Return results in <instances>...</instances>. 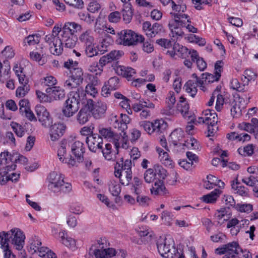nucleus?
<instances>
[{
    "label": "nucleus",
    "instance_id": "nucleus-52",
    "mask_svg": "<svg viewBox=\"0 0 258 258\" xmlns=\"http://www.w3.org/2000/svg\"><path fill=\"white\" fill-rule=\"evenodd\" d=\"M45 41L46 42L51 45V44L55 43L56 44H60V40L59 37H55L53 34H49L45 36Z\"/></svg>",
    "mask_w": 258,
    "mask_h": 258
},
{
    "label": "nucleus",
    "instance_id": "nucleus-48",
    "mask_svg": "<svg viewBox=\"0 0 258 258\" xmlns=\"http://www.w3.org/2000/svg\"><path fill=\"white\" fill-rule=\"evenodd\" d=\"M30 90V85H21L16 90V94L17 97H24Z\"/></svg>",
    "mask_w": 258,
    "mask_h": 258
},
{
    "label": "nucleus",
    "instance_id": "nucleus-30",
    "mask_svg": "<svg viewBox=\"0 0 258 258\" xmlns=\"http://www.w3.org/2000/svg\"><path fill=\"white\" fill-rule=\"evenodd\" d=\"M173 49L178 53L179 56L182 58L188 57L191 53V50H189L186 47L180 46L178 43H175Z\"/></svg>",
    "mask_w": 258,
    "mask_h": 258
},
{
    "label": "nucleus",
    "instance_id": "nucleus-14",
    "mask_svg": "<svg viewBox=\"0 0 258 258\" xmlns=\"http://www.w3.org/2000/svg\"><path fill=\"white\" fill-rule=\"evenodd\" d=\"M63 179V178L60 174H58L55 171L51 172L48 177L49 181L48 188L52 191H56L58 189L57 186L58 185L59 183L62 182Z\"/></svg>",
    "mask_w": 258,
    "mask_h": 258
},
{
    "label": "nucleus",
    "instance_id": "nucleus-10",
    "mask_svg": "<svg viewBox=\"0 0 258 258\" xmlns=\"http://www.w3.org/2000/svg\"><path fill=\"white\" fill-rule=\"evenodd\" d=\"M98 131L99 134L101 136L104 137L105 138L108 139H112L113 140L114 145L117 149L119 147L120 143L119 142V139H120V136L117 134H114L111 131L110 127H99ZM117 153H118L117 150Z\"/></svg>",
    "mask_w": 258,
    "mask_h": 258
},
{
    "label": "nucleus",
    "instance_id": "nucleus-13",
    "mask_svg": "<svg viewBox=\"0 0 258 258\" xmlns=\"http://www.w3.org/2000/svg\"><path fill=\"white\" fill-rule=\"evenodd\" d=\"M81 29V26L74 22H66L62 28V33L60 35L74 36L75 33Z\"/></svg>",
    "mask_w": 258,
    "mask_h": 258
},
{
    "label": "nucleus",
    "instance_id": "nucleus-26",
    "mask_svg": "<svg viewBox=\"0 0 258 258\" xmlns=\"http://www.w3.org/2000/svg\"><path fill=\"white\" fill-rule=\"evenodd\" d=\"M34 252H38L39 256L43 258H57L56 255L51 250H49L47 247H38L37 249L32 248Z\"/></svg>",
    "mask_w": 258,
    "mask_h": 258
},
{
    "label": "nucleus",
    "instance_id": "nucleus-20",
    "mask_svg": "<svg viewBox=\"0 0 258 258\" xmlns=\"http://www.w3.org/2000/svg\"><path fill=\"white\" fill-rule=\"evenodd\" d=\"M116 73L126 78L128 81L132 80V77L136 74L135 70L131 67L119 66L116 67Z\"/></svg>",
    "mask_w": 258,
    "mask_h": 258
},
{
    "label": "nucleus",
    "instance_id": "nucleus-9",
    "mask_svg": "<svg viewBox=\"0 0 258 258\" xmlns=\"http://www.w3.org/2000/svg\"><path fill=\"white\" fill-rule=\"evenodd\" d=\"M49 126L50 139L52 141L58 140L65 132L66 126L63 123H55Z\"/></svg>",
    "mask_w": 258,
    "mask_h": 258
},
{
    "label": "nucleus",
    "instance_id": "nucleus-55",
    "mask_svg": "<svg viewBox=\"0 0 258 258\" xmlns=\"http://www.w3.org/2000/svg\"><path fill=\"white\" fill-rule=\"evenodd\" d=\"M57 83L56 79L52 76H47L42 79V83L49 87L53 86Z\"/></svg>",
    "mask_w": 258,
    "mask_h": 258
},
{
    "label": "nucleus",
    "instance_id": "nucleus-3",
    "mask_svg": "<svg viewBox=\"0 0 258 258\" xmlns=\"http://www.w3.org/2000/svg\"><path fill=\"white\" fill-rule=\"evenodd\" d=\"M117 36L120 41L119 43L124 46L137 45L139 42H144V37L138 35L131 30L125 29L117 33Z\"/></svg>",
    "mask_w": 258,
    "mask_h": 258
},
{
    "label": "nucleus",
    "instance_id": "nucleus-57",
    "mask_svg": "<svg viewBox=\"0 0 258 258\" xmlns=\"http://www.w3.org/2000/svg\"><path fill=\"white\" fill-rule=\"evenodd\" d=\"M256 76V74L250 70H246L243 75V77L244 78V79H246L245 84L247 85L250 81L255 80Z\"/></svg>",
    "mask_w": 258,
    "mask_h": 258
},
{
    "label": "nucleus",
    "instance_id": "nucleus-16",
    "mask_svg": "<svg viewBox=\"0 0 258 258\" xmlns=\"http://www.w3.org/2000/svg\"><path fill=\"white\" fill-rule=\"evenodd\" d=\"M96 258H109L115 255L116 251L113 248H104L103 246L100 249H96L94 251Z\"/></svg>",
    "mask_w": 258,
    "mask_h": 258
},
{
    "label": "nucleus",
    "instance_id": "nucleus-11",
    "mask_svg": "<svg viewBox=\"0 0 258 258\" xmlns=\"http://www.w3.org/2000/svg\"><path fill=\"white\" fill-rule=\"evenodd\" d=\"M114 168V175L115 177H119L121 175V172L132 170V161L128 159L123 161V159L121 157L120 159V161L116 162Z\"/></svg>",
    "mask_w": 258,
    "mask_h": 258
},
{
    "label": "nucleus",
    "instance_id": "nucleus-24",
    "mask_svg": "<svg viewBox=\"0 0 258 258\" xmlns=\"http://www.w3.org/2000/svg\"><path fill=\"white\" fill-rule=\"evenodd\" d=\"M61 41L64 47L68 48H73L77 42V38L76 36H69L60 35Z\"/></svg>",
    "mask_w": 258,
    "mask_h": 258
},
{
    "label": "nucleus",
    "instance_id": "nucleus-31",
    "mask_svg": "<svg viewBox=\"0 0 258 258\" xmlns=\"http://www.w3.org/2000/svg\"><path fill=\"white\" fill-rule=\"evenodd\" d=\"M11 126L13 128V131L19 137H22L25 135V133L27 132V130L25 127L26 125H22L17 122H12Z\"/></svg>",
    "mask_w": 258,
    "mask_h": 258
},
{
    "label": "nucleus",
    "instance_id": "nucleus-15",
    "mask_svg": "<svg viewBox=\"0 0 258 258\" xmlns=\"http://www.w3.org/2000/svg\"><path fill=\"white\" fill-rule=\"evenodd\" d=\"M10 233L2 231L0 232V245L1 247L3 249L4 252H5V257H7L8 254L10 257L11 254V251L9 249L8 241L11 237H10Z\"/></svg>",
    "mask_w": 258,
    "mask_h": 258
},
{
    "label": "nucleus",
    "instance_id": "nucleus-64",
    "mask_svg": "<svg viewBox=\"0 0 258 258\" xmlns=\"http://www.w3.org/2000/svg\"><path fill=\"white\" fill-rule=\"evenodd\" d=\"M137 202L139 205L145 207L149 205V202L150 201L149 198L145 196H138L136 198Z\"/></svg>",
    "mask_w": 258,
    "mask_h": 258
},
{
    "label": "nucleus",
    "instance_id": "nucleus-58",
    "mask_svg": "<svg viewBox=\"0 0 258 258\" xmlns=\"http://www.w3.org/2000/svg\"><path fill=\"white\" fill-rule=\"evenodd\" d=\"M38 98L41 102H51L52 100L51 96H49L48 95L37 90L36 92Z\"/></svg>",
    "mask_w": 258,
    "mask_h": 258
},
{
    "label": "nucleus",
    "instance_id": "nucleus-5",
    "mask_svg": "<svg viewBox=\"0 0 258 258\" xmlns=\"http://www.w3.org/2000/svg\"><path fill=\"white\" fill-rule=\"evenodd\" d=\"M35 112L37 118L44 127H48L52 124V118L44 107L40 105L36 106Z\"/></svg>",
    "mask_w": 258,
    "mask_h": 258
},
{
    "label": "nucleus",
    "instance_id": "nucleus-42",
    "mask_svg": "<svg viewBox=\"0 0 258 258\" xmlns=\"http://www.w3.org/2000/svg\"><path fill=\"white\" fill-rule=\"evenodd\" d=\"M154 170L156 175L157 174L160 180H164L167 176V171L161 165L156 164L154 166Z\"/></svg>",
    "mask_w": 258,
    "mask_h": 258
},
{
    "label": "nucleus",
    "instance_id": "nucleus-17",
    "mask_svg": "<svg viewBox=\"0 0 258 258\" xmlns=\"http://www.w3.org/2000/svg\"><path fill=\"white\" fill-rule=\"evenodd\" d=\"M91 111L86 106L82 108L77 115V120L80 124H84L88 122L91 118Z\"/></svg>",
    "mask_w": 258,
    "mask_h": 258
},
{
    "label": "nucleus",
    "instance_id": "nucleus-35",
    "mask_svg": "<svg viewBox=\"0 0 258 258\" xmlns=\"http://www.w3.org/2000/svg\"><path fill=\"white\" fill-rule=\"evenodd\" d=\"M109 190L113 196L117 197L120 193L121 187L118 182L111 180L108 183Z\"/></svg>",
    "mask_w": 258,
    "mask_h": 258
},
{
    "label": "nucleus",
    "instance_id": "nucleus-7",
    "mask_svg": "<svg viewBox=\"0 0 258 258\" xmlns=\"http://www.w3.org/2000/svg\"><path fill=\"white\" fill-rule=\"evenodd\" d=\"M8 232L10 233V238H12V243L16 246L17 250H21L24 244L25 235L19 229H11Z\"/></svg>",
    "mask_w": 258,
    "mask_h": 258
},
{
    "label": "nucleus",
    "instance_id": "nucleus-34",
    "mask_svg": "<svg viewBox=\"0 0 258 258\" xmlns=\"http://www.w3.org/2000/svg\"><path fill=\"white\" fill-rule=\"evenodd\" d=\"M182 13H175L171 12L170 15L173 17L174 19V22L177 24H180V25L183 26L184 24H185L184 22L182 20V19H187V22L188 23H190V20L188 19L189 16L184 14H182Z\"/></svg>",
    "mask_w": 258,
    "mask_h": 258
},
{
    "label": "nucleus",
    "instance_id": "nucleus-36",
    "mask_svg": "<svg viewBox=\"0 0 258 258\" xmlns=\"http://www.w3.org/2000/svg\"><path fill=\"white\" fill-rule=\"evenodd\" d=\"M119 178L120 183L123 185H128L132 179V170L121 172V175L117 177Z\"/></svg>",
    "mask_w": 258,
    "mask_h": 258
},
{
    "label": "nucleus",
    "instance_id": "nucleus-41",
    "mask_svg": "<svg viewBox=\"0 0 258 258\" xmlns=\"http://www.w3.org/2000/svg\"><path fill=\"white\" fill-rule=\"evenodd\" d=\"M57 188L58 189L56 191H53V192L55 193L58 192L68 193L72 190V187L70 183L64 182L63 179L62 182L59 183L58 185L57 186Z\"/></svg>",
    "mask_w": 258,
    "mask_h": 258
},
{
    "label": "nucleus",
    "instance_id": "nucleus-37",
    "mask_svg": "<svg viewBox=\"0 0 258 258\" xmlns=\"http://www.w3.org/2000/svg\"><path fill=\"white\" fill-rule=\"evenodd\" d=\"M69 145L67 140H64L61 142L60 146L57 151V156L60 161L63 162L66 159L67 154L66 148Z\"/></svg>",
    "mask_w": 258,
    "mask_h": 258
},
{
    "label": "nucleus",
    "instance_id": "nucleus-18",
    "mask_svg": "<svg viewBox=\"0 0 258 258\" xmlns=\"http://www.w3.org/2000/svg\"><path fill=\"white\" fill-rule=\"evenodd\" d=\"M46 92L51 96L54 100H59L64 97L65 92L63 89L59 87H48L46 89Z\"/></svg>",
    "mask_w": 258,
    "mask_h": 258
},
{
    "label": "nucleus",
    "instance_id": "nucleus-43",
    "mask_svg": "<svg viewBox=\"0 0 258 258\" xmlns=\"http://www.w3.org/2000/svg\"><path fill=\"white\" fill-rule=\"evenodd\" d=\"M82 83L80 82V81L72 77V76H70L64 82V86L67 87L69 89L79 88V86ZM81 88H82V87Z\"/></svg>",
    "mask_w": 258,
    "mask_h": 258
},
{
    "label": "nucleus",
    "instance_id": "nucleus-40",
    "mask_svg": "<svg viewBox=\"0 0 258 258\" xmlns=\"http://www.w3.org/2000/svg\"><path fill=\"white\" fill-rule=\"evenodd\" d=\"M231 107L230 109L231 114L234 117H238L241 115V109L239 104L237 103L235 100H233L231 102Z\"/></svg>",
    "mask_w": 258,
    "mask_h": 258
},
{
    "label": "nucleus",
    "instance_id": "nucleus-38",
    "mask_svg": "<svg viewBox=\"0 0 258 258\" xmlns=\"http://www.w3.org/2000/svg\"><path fill=\"white\" fill-rule=\"evenodd\" d=\"M85 54L89 57L96 56L98 54V49L95 46V43L90 45H88L83 47Z\"/></svg>",
    "mask_w": 258,
    "mask_h": 258
},
{
    "label": "nucleus",
    "instance_id": "nucleus-27",
    "mask_svg": "<svg viewBox=\"0 0 258 258\" xmlns=\"http://www.w3.org/2000/svg\"><path fill=\"white\" fill-rule=\"evenodd\" d=\"M231 187L236 191L235 193L241 196L248 195V189L244 186L241 185L240 183L238 181L237 178H236L235 182L234 181L232 182Z\"/></svg>",
    "mask_w": 258,
    "mask_h": 258
},
{
    "label": "nucleus",
    "instance_id": "nucleus-61",
    "mask_svg": "<svg viewBox=\"0 0 258 258\" xmlns=\"http://www.w3.org/2000/svg\"><path fill=\"white\" fill-rule=\"evenodd\" d=\"M123 53L120 51H111L110 53L107 54V55L110 61H116L122 55Z\"/></svg>",
    "mask_w": 258,
    "mask_h": 258
},
{
    "label": "nucleus",
    "instance_id": "nucleus-63",
    "mask_svg": "<svg viewBox=\"0 0 258 258\" xmlns=\"http://www.w3.org/2000/svg\"><path fill=\"white\" fill-rule=\"evenodd\" d=\"M177 109L184 116L186 113H188L189 109V105L186 101H183V103L179 102L177 104Z\"/></svg>",
    "mask_w": 258,
    "mask_h": 258
},
{
    "label": "nucleus",
    "instance_id": "nucleus-23",
    "mask_svg": "<svg viewBox=\"0 0 258 258\" xmlns=\"http://www.w3.org/2000/svg\"><path fill=\"white\" fill-rule=\"evenodd\" d=\"M98 152H101L105 159L107 160H114L116 159L115 154L112 151V146L108 143L105 145V147L102 146V149L99 150Z\"/></svg>",
    "mask_w": 258,
    "mask_h": 258
},
{
    "label": "nucleus",
    "instance_id": "nucleus-47",
    "mask_svg": "<svg viewBox=\"0 0 258 258\" xmlns=\"http://www.w3.org/2000/svg\"><path fill=\"white\" fill-rule=\"evenodd\" d=\"M60 40L61 39L60 38ZM52 46H50L49 49L50 52L53 55H59L61 54L63 51L62 48V42L60 41V44H56L54 43V44H52Z\"/></svg>",
    "mask_w": 258,
    "mask_h": 258
},
{
    "label": "nucleus",
    "instance_id": "nucleus-29",
    "mask_svg": "<svg viewBox=\"0 0 258 258\" xmlns=\"http://www.w3.org/2000/svg\"><path fill=\"white\" fill-rule=\"evenodd\" d=\"M122 13L123 20L126 23H129L132 19L133 15L131 5L127 4L126 5H124Z\"/></svg>",
    "mask_w": 258,
    "mask_h": 258
},
{
    "label": "nucleus",
    "instance_id": "nucleus-28",
    "mask_svg": "<svg viewBox=\"0 0 258 258\" xmlns=\"http://www.w3.org/2000/svg\"><path fill=\"white\" fill-rule=\"evenodd\" d=\"M167 99L166 103L167 104V108L168 109L166 110H164L162 112V113L169 115L171 114V110L173 108L176 101L174 93L172 91L169 92L168 94V97L167 98Z\"/></svg>",
    "mask_w": 258,
    "mask_h": 258
},
{
    "label": "nucleus",
    "instance_id": "nucleus-62",
    "mask_svg": "<svg viewBox=\"0 0 258 258\" xmlns=\"http://www.w3.org/2000/svg\"><path fill=\"white\" fill-rule=\"evenodd\" d=\"M214 75L207 73L206 77H205V82L208 81V83H213L217 82L219 80L221 74L215 73Z\"/></svg>",
    "mask_w": 258,
    "mask_h": 258
},
{
    "label": "nucleus",
    "instance_id": "nucleus-21",
    "mask_svg": "<svg viewBox=\"0 0 258 258\" xmlns=\"http://www.w3.org/2000/svg\"><path fill=\"white\" fill-rule=\"evenodd\" d=\"M150 190L151 194L154 195H164L167 192L162 180L156 181Z\"/></svg>",
    "mask_w": 258,
    "mask_h": 258
},
{
    "label": "nucleus",
    "instance_id": "nucleus-45",
    "mask_svg": "<svg viewBox=\"0 0 258 258\" xmlns=\"http://www.w3.org/2000/svg\"><path fill=\"white\" fill-rule=\"evenodd\" d=\"M254 147L255 146L253 144H248L244 147L243 149H238V151L241 155L251 156L253 154Z\"/></svg>",
    "mask_w": 258,
    "mask_h": 258
},
{
    "label": "nucleus",
    "instance_id": "nucleus-32",
    "mask_svg": "<svg viewBox=\"0 0 258 258\" xmlns=\"http://www.w3.org/2000/svg\"><path fill=\"white\" fill-rule=\"evenodd\" d=\"M220 194V190L218 189H216L210 194L204 196L202 199L205 203H213L216 202Z\"/></svg>",
    "mask_w": 258,
    "mask_h": 258
},
{
    "label": "nucleus",
    "instance_id": "nucleus-56",
    "mask_svg": "<svg viewBox=\"0 0 258 258\" xmlns=\"http://www.w3.org/2000/svg\"><path fill=\"white\" fill-rule=\"evenodd\" d=\"M159 158L162 164H164L165 166H171V167H172V161L169 158V155L166 152H163L161 156H160Z\"/></svg>",
    "mask_w": 258,
    "mask_h": 258
},
{
    "label": "nucleus",
    "instance_id": "nucleus-44",
    "mask_svg": "<svg viewBox=\"0 0 258 258\" xmlns=\"http://www.w3.org/2000/svg\"><path fill=\"white\" fill-rule=\"evenodd\" d=\"M183 131L180 130H175L170 134V138L172 140V143L174 146L177 145V142L182 138Z\"/></svg>",
    "mask_w": 258,
    "mask_h": 258
},
{
    "label": "nucleus",
    "instance_id": "nucleus-1",
    "mask_svg": "<svg viewBox=\"0 0 258 258\" xmlns=\"http://www.w3.org/2000/svg\"><path fill=\"white\" fill-rule=\"evenodd\" d=\"M83 91V88H79L77 91L70 93L62 109V114L65 117H72L78 111L80 106V93L82 94Z\"/></svg>",
    "mask_w": 258,
    "mask_h": 258
},
{
    "label": "nucleus",
    "instance_id": "nucleus-53",
    "mask_svg": "<svg viewBox=\"0 0 258 258\" xmlns=\"http://www.w3.org/2000/svg\"><path fill=\"white\" fill-rule=\"evenodd\" d=\"M163 27L162 25L159 23H155L152 26L151 34L150 38H153L155 37L157 34L162 32Z\"/></svg>",
    "mask_w": 258,
    "mask_h": 258
},
{
    "label": "nucleus",
    "instance_id": "nucleus-8",
    "mask_svg": "<svg viewBox=\"0 0 258 258\" xmlns=\"http://www.w3.org/2000/svg\"><path fill=\"white\" fill-rule=\"evenodd\" d=\"M156 244L158 252L162 256L165 258H174L177 250L173 246L170 244L167 245L165 242H157Z\"/></svg>",
    "mask_w": 258,
    "mask_h": 258
},
{
    "label": "nucleus",
    "instance_id": "nucleus-33",
    "mask_svg": "<svg viewBox=\"0 0 258 258\" xmlns=\"http://www.w3.org/2000/svg\"><path fill=\"white\" fill-rule=\"evenodd\" d=\"M59 235L63 244L69 247H73L75 246V240L72 238L68 237L64 231L59 232Z\"/></svg>",
    "mask_w": 258,
    "mask_h": 258
},
{
    "label": "nucleus",
    "instance_id": "nucleus-60",
    "mask_svg": "<svg viewBox=\"0 0 258 258\" xmlns=\"http://www.w3.org/2000/svg\"><path fill=\"white\" fill-rule=\"evenodd\" d=\"M66 4L78 9L84 7V2L82 0H64Z\"/></svg>",
    "mask_w": 258,
    "mask_h": 258
},
{
    "label": "nucleus",
    "instance_id": "nucleus-12",
    "mask_svg": "<svg viewBox=\"0 0 258 258\" xmlns=\"http://www.w3.org/2000/svg\"><path fill=\"white\" fill-rule=\"evenodd\" d=\"M71 151L77 158L78 162L80 163L83 161L85 148L82 142L79 141H75L71 146Z\"/></svg>",
    "mask_w": 258,
    "mask_h": 258
},
{
    "label": "nucleus",
    "instance_id": "nucleus-4",
    "mask_svg": "<svg viewBox=\"0 0 258 258\" xmlns=\"http://www.w3.org/2000/svg\"><path fill=\"white\" fill-rule=\"evenodd\" d=\"M86 106L90 109L93 116L95 119L104 117L107 109L106 104L102 101L95 102L91 99H87Z\"/></svg>",
    "mask_w": 258,
    "mask_h": 258
},
{
    "label": "nucleus",
    "instance_id": "nucleus-19",
    "mask_svg": "<svg viewBox=\"0 0 258 258\" xmlns=\"http://www.w3.org/2000/svg\"><path fill=\"white\" fill-rule=\"evenodd\" d=\"M79 40L83 47L94 43V39L90 30H86L81 34Z\"/></svg>",
    "mask_w": 258,
    "mask_h": 258
},
{
    "label": "nucleus",
    "instance_id": "nucleus-51",
    "mask_svg": "<svg viewBox=\"0 0 258 258\" xmlns=\"http://www.w3.org/2000/svg\"><path fill=\"white\" fill-rule=\"evenodd\" d=\"M109 88L111 90H115L119 87V79L117 77H113L110 78L107 82Z\"/></svg>",
    "mask_w": 258,
    "mask_h": 258
},
{
    "label": "nucleus",
    "instance_id": "nucleus-25",
    "mask_svg": "<svg viewBox=\"0 0 258 258\" xmlns=\"http://www.w3.org/2000/svg\"><path fill=\"white\" fill-rule=\"evenodd\" d=\"M226 137L231 141L237 140L238 141L245 142L250 140V136L247 134H238L235 132L227 134Z\"/></svg>",
    "mask_w": 258,
    "mask_h": 258
},
{
    "label": "nucleus",
    "instance_id": "nucleus-46",
    "mask_svg": "<svg viewBox=\"0 0 258 258\" xmlns=\"http://www.w3.org/2000/svg\"><path fill=\"white\" fill-rule=\"evenodd\" d=\"M40 42V36L37 34L29 35L24 39V43L27 42L29 45H34Z\"/></svg>",
    "mask_w": 258,
    "mask_h": 258
},
{
    "label": "nucleus",
    "instance_id": "nucleus-22",
    "mask_svg": "<svg viewBox=\"0 0 258 258\" xmlns=\"http://www.w3.org/2000/svg\"><path fill=\"white\" fill-rule=\"evenodd\" d=\"M18 153H13L12 154L9 152H2L0 155V164L2 165H6L8 164V159L12 163H17Z\"/></svg>",
    "mask_w": 258,
    "mask_h": 258
},
{
    "label": "nucleus",
    "instance_id": "nucleus-50",
    "mask_svg": "<svg viewBox=\"0 0 258 258\" xmlns=\"http://www.w3.org/2000/svg\"><path fill=\"white\" fill-rule=\"evenodd\" d=\"M71 76L72 77L75 78L81 82L83 81V73L81 68H75L71 70Z\"/></svg>",
    "mask_w": 258,
    "mask_h": 258
},
{
    "label": "nucleus",
    "instance_id": "nucleus-59",
    "mask_svg": "<svg viewBox=\"0 0 258 258\" xmlns=\"http://www.w3.org/2000/svg\"><path fill=\"white\" fill-rule=\"evenodd\" d=\"M205 121L206 124L209 125L210 124H216L218 122L217 114L215 111H213L212 116L208 115L205 117Z\"/></svg>",
    "mask_w": 258,
    "mask_h": 258
},
{
    "label": "nucleus",
    "instance_id": "nucleus-49",
    "mask_svg": "<svg viewBox=\"0 0 258 258\" xmlns=\"http://www.w3.org/2000/svg\"><path fill=\"white\" fill-rule=\"evenodd\" d=\"M156 173L154 169L149 168L147 169L144 173V179L146 182L151 183L155 179Z\"/></svg>",
    "mask_w": 258,
    "mask_h": 258
},
{
    "label": "nucleus",
    "instance_id": "nucleus-6",
    "mask_svg": "<svg viewBox=\"0 0 258 258\" xmlns=\"http://www.w3.org/2000/svg\"><path fill=\"white\" fill-rule=\"evenodd\" d=\"M86 142L89 149L94 153H97L99 150L102 149V146L103 145L102 137L97 134L88 136L86 138Z\"/></svg>",
    "mask_w": 258,
    "mask_h": 258
},
{
    "label": "nucleus",
    "instance_id": "nucleus-39",
    "mask_svg": "<svg viewBox=\"0 0 258 258\" xmlns=\"http://www.w3.org/2000/svg\"><path fill=\"white\" fill-rule=\"evenodd\" d=\"M185 91L190 93V96L194 98L197 92L196 84L191 80L188 81L184 85Z\"/></svg>",
    "mask_w": 258,
    "mask_h": 258
},
{
    "label": "nucleus",
    "instance_id": "nucleus-2",
    "mask_svg": "<svg viewBox=\"0 0 258 258\" xmlns=\"http://www.w3.org/2000/svg\"><path fill=\"white\" fill-rule=\"evenodd\" d=\"M215 253L220 255L224 254L223 258H243L240 257L242 253V249L238 243L235 241L225 244L222 247L216 248Z\"/></svg>",
    "mask_w": 258,
    "mask_h": 258
},
{
    "label": "nucleus",
    "instance_id": "nucleus-54",
    "mask_svg": "<svg viewBox=\"0 0 258 258\" xmlns=\"http://www.w3.org/2000/svg\"><path fill=\"white\" fill-rule=\"evenodd\" d=\"M19 104L20 106L19 111L22 115H24V112L29 110V109L30 108L28 99H23L20 100Z\"/></svg>",
    "mask_w": 258,
    "mask_h": 258
}]
</instances>
